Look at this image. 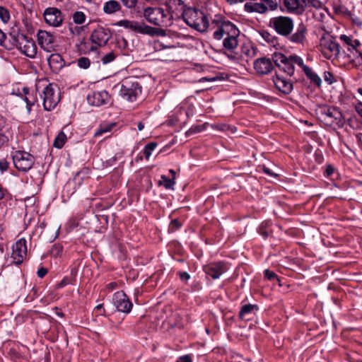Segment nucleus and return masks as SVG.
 <instances>
[{"label":"nucleus","instance_id":"obj_1","mask_svg":"<svg viewBox=\"0 0 362 362\" xmlns=\"http://www.w3.org/2000/svg\"><path fill=\"white\" fill-rule=\"evenodd\" d=\"M269 26L279 35L287 37L292 43L304 45L307 42V27L301 23L293 33L294 22L291 17L284 16L273 17L269 20Z\"/></svg>","mask_w":362,"mask_h":362},{"label":"nucleus","instance_id":"obj_2","mask_svg":"<svg viewBox=\"0 0 362 362\" xmlns=\"http://www.w3.org/2000/svg\"><path fill=\"white\" fill-rule=\"evenodd\" d=\"M165 7V11L171 23L173 24L175 21L182 18L184 21L189 25H196L194 18L199 16V11L191 8H186L187 6L182 0H165L163 3ZM204 29L202 25H197L199 28Z\"/></svg>","mask_w":362,"mask_h":362},{"label":"nucleus","instance_id":"obj_3","mask_svg":"<svg viewBox=\"0 0 362 362\" xmlns=\"http://www.w3.org/2000/svg\"><path fill=\"white\" fill-rule=\"evenodd\" d=\"M141 93V86L138 79L128 77L122 81L119 88L120 96L130 102H134Z\"/></svg>","mask_w":362,"mask_h":362},{"label":"nucleus","instance_id":"obj_4","mask_svg":"<svg viewBox=\"0 0 362 362\" xmlns=\"http://www.w3.org/2000/svg\"><path fill=\"white\" fill-rule=\"evenodd\" d=\"M144 17L149 23L158 27H170L171 23L163 7H147L144 10Z\"/></svg>","mask_w":362,"mask_h":362},{"label":"nucleus","instance_id":"obj_5","mask_svg":"<svg viewBox=\"0 0 362 362\" xmlns=\"http://www.w3.org/2000/svg\"><path fill=\"white\" fill-rule=\"evenodd\" d=\"M199 13H200L199 14V16L194 18L195 24L202 25L204 26V29H199L197 25H191L190 27L201 33L206 32L207 30H214V31L218 30L226 19L225 17L221 15H216L214 18L211 19V21L209 22L207 16L204 15V13L200 11H199Z\"/></svg>","mask_w":362,"mask_h":362},{"label":"nucleus","instance_id":"obj_6","mask_svg":"<svg viewBox=\"0 0 362 362\" xmlns=\"http://www.w3.org/2000/svg\"><path fill=\"white\" fill-rule=\"evenodd\" d=\"M320 114L328 125L336 124L341 127L344 124V117L339 110L336 107L323 106L320 108Z\"/></svg>","mask_w":362,"mask_h":362},{"label":"nucleus","instance_id":"obj_7","mask_svg":"<svg viewBox=\"0 0 362 362\" xmlns=\"http://www.w3.org/2000/svg\"><path fill=\"white\" fill-rule=\"evenodd\" d=\"M13 161L15 167L23 172L29 170L34 164V157L28 152L18 151L13 156Z\"/></svg>","mask_w":362,"mask_h":362},{"label":"nucleus","instance_id":"obj_8","mask_svg":"<svg viewBox=\"0 0 362 362\" xmlns=\"http://www.w3.org/2000/svg\"><path fill=\"white\" fill-rule=\"evenodd\" d=\"M112 35V30L110 28L98 25L92 31L90 40L93 44L99 47H104L107 44Z\"/></svg>","mask_w":362,"mask_h":362},{"label":"nucleus","instance_id":"obj_9","mask_svg":"<svg viewBox=\"0 0 362 362\" xmlns=\"http://www.w3.org/2000/svg\"><path fill=\"white\" fill-rule=\"evenodd\" d=\"M43 17L47 24L53 27H59L64 20V14L56 7H48L43 12Z\"/></svg>","mask_w":362,"mask_h":362},{"label":"nucleus","instance_id":"obj_10","mask_svg":"<svg viewBox=\"0 0 362 362\" xmlns=\"http://www.w3.org/2000/svg\"><path fill=\"white\" fill-rule=\"evenodd\" d=\"M272 60L276 66L280 70L286 73L288 76H292L294 74L295 67L291 60V55L287 57L282 53L274 52L272 54Z\"/></svg>","mask_w":362,"mask_h":362},{"label":"nucleus","instance_id":"obj_11","mask_svg":"<svg viewBox=\"0 0 362 362\" xmlns=\"http://www.w3.org/2000/svg\"><path fill=\"white\" fill-rule=\"evenodd\" d=\"M41 97L43 98V107L47 111L53 110L59 101V96L55 93L52 84L47 85L43 90Z\"/></svg>","mask_w":362,"mask_h":362},{"label":"nucleus","instance_id":"obj_12","mask_svg":"<svg viewBox=\"0 0 362 362\" xmlns=\"http://www.w3.org/2000/svg\"><path fill=\"white\" fill-rule=\"evenodd\" d=\"M16 46L22 53L30 58H33L37 54V46L34 41L25 35H21V39L16 40Z\"/></svg>","mask_w":362,"mask_h":362},{"label":"nucleus","instance_id":"obj_13","mask_svg":"<svg viewBox=\"0 0 362 362\" xmlns=\"http://www.w3.org/2000/svg\"><path fill=\"white\" fill-rule=\"evenodd\" d=\"M112 301L119 312L128 313L132 308V303L124 291L116 292L113 296Z\"/></svg>","mask_w":362,"mask_h":362},{"label":"nucleus","instance_id":"obj_14","mask_svg":"<svg viewBox=\"0 0 362 362\" xmlns=\"http://www.w3.org/2000/svg\"><path fill=\"white\" fill-rule=\"evenodd\" d=\"M27 254V245L25 238H21L12 247L11 257L16 264H21Z\"/></svg>","mask_w":362,"mask_h":362},{"label":"nucleus","instance_id":"obj_15","mask_svg":"<svg viewBox=\"0 0 362 362\" xmlns=\"http://www.w3.org/2000/svg\"><path fill=\"white\" fill-rule=\"evenodd\" d=\"M228 269L227 264L223 262H211L204 267V272L213 279L219 278Z\"/></svg>","mask_w":362,"mask_h":362},{"label":"nucleus","instance_id":"obj_16","mask_svg":"<svg viewBox=\"0 0 362 362\" xmlns=\"http://www.w3.org/2000/svg\"><path fill=\"white\" fill-rule=\"evenodd\" d=\"M37 42L45 51L50 52L54 50V37L46 30H40L37 35Z\"/></svg>","mask_w":362,"mask_h":362},{"label":"nucleus","instance_id":"obj_17","mask_svg":"<svg viewBox=\"0 0 362 362\" xmlns=\"http://www.w3.org/2000/svg\"><path fill=\"white\" fill-rule=\"evenodd\" d=\"M88 103L93 106H101L107 104L110 100V95L106 90L93 91L87 96Z\"/></svg>","mask_w":362,"mask_h":362},{"label":"nucleus","instance_id":"obj_18","mask_svg":"<svg viewBox=\"0 0 362 362\" xmlns=\"http://www.w3.org/2000/svg\"><path fill=\"white\" fill-rule=\"evenodd\" d=\"M238 30V29L233 23L225 19L222 25H220V28L214 32L213 37L217 40H221L225 37H228L231 33H235V31Z\"/></svg>","mask_w":362,"mask_h":362},{"label":"nucleus","instance_id":"obj_19","mask_svg":"<svg viewBox=\"0 0 362 362\" xmlns=\"http://www.w3.org/2000/svg\"><path fill=\"white\" fill-rule=\"evenodd\" d=\"M273 62L272 58L261 57L254 62V68L258 74L266 75L274 69Z\"/></svg>","mask_w":362,"mask_h":362},{"label":"nucleus","instance_id":"obj_20","mask_svg":"<svg viewBox=\"0 0 362 362\" xmlns=\"http://www.w3.org/2000/svg\"><path fill=\"white\" fill-rule=\"evenodd\" d=\"M273 81L275 87L285 95L291 93L293 88V83L290 80L277 74L273 77Z\"/></svg>","mask_w":362,"mask_h":362},{"label":"nucleus","instance_id":"obj_21","mask_svg":"<svg viewBox=\"0 0 362 362\" xmlns=\"http://www.w3.org/2000/svg\"><path fill=\"white\" fill-rule=\"evenodd\" d=\"M320 45L336 57L339 54V45L332 35L322 36L320 39Z\"/></svg>","mask_w":362,"mask_h":362},{"label":"nucleus","instance_id":"obj_22","mask_svg":"<svg viewBox=\"0 0 362 362\" xmlns=\"http://www.w3.org/2000/svg\"><path fill=\"white\" fill-rule=\"evenodd\" d=\"M49 66L54 73L59 72L65 65V62L61 54H52L47 59Z\"/></svg>","mask_w":362,"mask_h":362},{"label":"nucleus","instance_id":"obj_23","mask_svg":"<svg viewBox=\"0 0 362 362\" xmlns=\"http://www.w3.org/2000/svg\"><path fill=\"white\" fill-rule=\"evenodd\" d=\"M239 35L240 31L238 30V31H235V33H231L228 37H225L223 41V47L229 51L235 49L238 45V37Z\"/></svg>","mask_w":362,"mask_h":362},{"label":"nucleus","instance_id":"obj_24","mask_svg":"<svg viewBox=\"0 0 362 362\" xmlns=\"http://www.w3.org/2000/svg\"><path fill=\"white\" fill-rule=\"evenodd\" d=\"M244 8L249 13L257 12L259 13H264L268 10L267 6L263 3L247 2L245 4Z\"/></svg>","mask_w":362,"mask_h":362},{"label":"nucleus","instance_id":"obj_25","mask_svg":"<svg viewBox=\"0 0 362 362\" xmlns=\"http://www.w3.org/2000/svg\"><path fill=\"white\" fill-rule=\"evenodd\" d=\"M122 6L116 0H110L106 1L103 5V12L106 14H113L120 11Z\"/></svg>","mask_w":362,"mask_h":362},{"label":"nucleus","instance_id":"obj_26","mask_svg":"<svg viewBox=\"0 0 362 362\" xmlns=\"http://www.w3.org/2000/svg\"><path fill=\"white\" fill-rule=\"evenodd\" d=\"M258 310L259 308L257 305L245 304L242 306L239 312V317L241 320H249L247 317L252 313H255Z\"/></svg>","mask_w":362,"mask_h":362},{"label":"nucleus","instance_id":"obj_27","mask_svg":"<svg viewBox=\"0 0 362 362\" xmlns=\"http://www.w3.org/2000/svg\"><path fill=\"white\" fill-rule=\"evenodd\" d=\"M140 24V23L134 21L121 20L115 23L114 25L124 27L135 33H139Z\"/></svg>","mask_w":362,"mask_h":362},{"label":"nucleus","instance_id":"obj_28","mask_svg":"<svg viewBox=\"0 0 362 362\" xmlns=\"http://www.w3.org/2000/svg\"><path fill=\"white\" fill-rule=\"evenodd\" d=\"M340 40L349 47L348 49L349 51L356 50L358 52L356 49L361 45L358 40H354L351 37L345 35H341Z\"/></svg>","mask_w":362,"mask_h":362},{"label":"nucleus","instance_id":"obj_29","mask_svg":"<svg viewBox=\"0 0 362 362\" xmlns=\"http://www.w3.org/2000/svg\"><path fill=\"white\" fill-rule=\"evenodd\" d=\"M284 5L289 12H302L300 0H284Z\"/></svg>","mask_w":362,"mask_h":362},{"label":"nucleus","instance_id":"obj_30","mask_svg":"<svg viewBox=\"0 0 362 362\" xmlns=\"http://www.w3.org/2000/svg\"><path fill=\"white\" fill-rule=\"evenodd\" d=\"M304 73L312 83H313L318 87L320 86L322 80L317 74L313 71L311 68H310L309 66H304Z\"/></svg>","mask_w":362,"mask_h":362},{"label":"nucleus","instance_id":"obj_31","mask_svg":"<svg viewBox=\"0 0 362 362\" xmlns=\"http://www.w3.org/2000/svg\"><path fill=\"white\" fill-rule=\"evenodd\" d=\"M67 139L66 135L64 134V131H61L58 135L56 136L53 146L57 148H62L66 143Z\"/></svg>","mask_w":362,"mask_h":362},{"label":"nucleus","instance_id":"obj_32","mask_svg":"<svg viewBox=\"0 0 362 362\" xmlns=\"http://www.w3.org/2000/svg\"><path fill=\"white\" fill-rule=\"evenodd\" d=\"M115 126V123L101 124L95 131L94 136L98 137L102 136L105 133L110 132Z\"/></svg>","mask_w":362,"mask_h":362},{"label":"nucleus","instance_id":"obj_33","mask_svg":"<svg viewBox=\"0 0 362 362\" xmlns=\"http://www.w3.org/2000/svg\"><path fill=\"white\" fill-rule=\"evenodd\" d=\"M139 33L146 34L150 36H156V28H153L151 26L147 25L144 23H141L140 24Z\"/></svg>","mask_w":362,"mask_h":362},{"label":"nucleus","instance_id":"obj_34","mask_svg":"<svg viewBox=\"0 0 362 362\" xmlns=\"http://www.w3.org/2000/svg\"><path fill=\"white\" fill-rule=\"evenodd\" d=\"M300 6H302V12L306 6H312L319 8L322 6V3L319 0H300Z\"/></svg>","mask_w":362,"mask_h":362},{"label":"nucleus","instance_id":"obj_35","mask_svg":"<svg viewBox=\"0 0 362 362\" xmlns=\"http://www.w3.org/2000/svg\"><path fill=\"white\" fill-rule=\"evenodd\" d=\"M5 123L4 117L0 115V148L8 141L7 136L3 132Z\"/></svg>","mask_w":362,"mask_h":362},{"label":"nucleus","instance_id":"obj_36","mask_svg":"<svg viewBox=\"0 0 362 362\" xmlns=\"http://www.w3.org/2000/svg\"><path fill=\"white\" fill-rule=\"evenodd\" d=\"M23 91L25 95H29V90L28 88H23ZM23 100L26 103L28 112L30 113L32 106L35 104V98L30 95H25Z\"/></svg>","mask_w":362,"mask_h":362},{"label":"nucleus","instance_id":"obj_37","mask_svg":"<svg viewBox=\"0 0 362 362\" xmlns=\"http://www.w3.org/2000/svg\"><path fill=\"white\" fill-rule=\"evenodd\" d=\"M164 185L165 187L168 189H173V186L175 184L173 178H168L165 175H161V180L159 182V185Z\"/></svg>","mask_w":362,"mask_h":362},{"label":"nucleus","instance_id":"obj_38","mask_svg":"<svg viewBox=\"0 0 362 362\" xmlns=\"http://www.w3.org/2000/svg\"><path fill=\"white\" fill-rule=\"evenodd\" d=\"M72 18L76 24H82L86 21V16L82 11H76L73 13Z\"/></svg>","mask_w":362,"mask_h":362},{"label":"nucleus","instance_id":"obj_39","mask_svg":"<svg viewBox=\"0 0 362 362\" xmlns=\"http://www.w3.org/2000/svg\"><path fill=\"white\" fill-rule=\"evenodd\" d=\"M156 142H150L147 144L144 149V153L146 160H148L151 156L152 151L156 148Z\"/></svg>","mask_w":362,"mask_h":362},{"label":"nucleus","instance_id":"obj_40","mask_svg":"<svg viewBox=\"0 0 362 362\" xmlns=\"http://www.w3.org/2000/svg\"><path fill=\"white\" fill-rule=\"evenodd\" d=\"M259 233L264 238H268L272 230L268 228V223H262L260 226L259 227Z\"/></svg>","mask_w":362,"mask_h":362},{"label":"nucleus","instance_id":"obj_41","mask_svg":"<svg viewBox=\"0 0 362 362\" xmlns=\"http://www.w3.org/2000/svg\"><path fill=\"white\" fill-rule=\"evenodd\" d=\"M0 19L4 23H6L10 20V12L4 6H0Z\"/></svg>","mask_w":362,"mask_h":362},{"label":"nucleus","instance_id":"obj_42","mask_svg":"<svg viewBox=\"0 0 362 362\" xmlns=\"http://www.w3.org/2000/svg\"><path fill=\"white\" fill-rule=\"evenodd\" d=\"M261 35L265 41L273 45L274 46V43L277 41V37L272 35L271 33H269L267 31H263L261 33Z\"/></svg>","mask_w":362,"mask_h":362},{"label":"nucleus","instance_id":"obj_43","mask_svg":"<svg viewBox=\"0 0 362 362\" xmlns=\"http://www.w3.org/2000/svg\"><path fill=\"white\" fill-rule=\"evenodd\" d=\"M86 28V25L72 26V25H70L69 30L72 35L79 36L84 32Z\"/></svg>","mask_w":362,"mask_h":362},{"label":"nucleus","instance_id":"obj_44","mask_svg":"<svg viewBox=\"0 0 362 362\" xmlns=\"http://www.w3.org/2000/svg\"><path fill=\"white\" fill-rule=\"evenodd\" d=\"M291 60L293 62V64L294 65L298 64L299 66H300L303 69V71H304V66H307L304 64L303 59L296 55V54H292L291 55Z\"/></svg>","mask_w":362,"mask_h":362},{"label":"nucleus","instance_id":"obj_45","mask_svg":"<svg viewBox=\"0 0 362 362\" xmlns=\"http://www.w3.org/2000/svg\"><path fill=\"white\" fill-rule=\"evenodd\" d=\"M78 66L82 69H88L90 66V62L88 57H80L77 60Z\"/></svg>","mask_w":362,"mask_h":362},{"label":"nucleus","instance_id":"obj_46","mask_svg":"<svg viewBox=\"0 0 362 362\" xmlns=\"http://www.w3.org/2000/svg\"><path fill=\"white\" fill-rule=\"evenodd\" d=\"M115 59V54L113 52H110L108 54L103 56L101 59L103 64H107L112 62Z\"/></svg>","mask_w":362,"mask_h":362},{"label":"nucleus","instance_id":"obj_47","mask_svg":"<svg viewBox=\"0 0 362 362\" xmlns=\"http://www.w3.org/2000/svg\"><path fill=\"white\" fill-rule=\"evenodd\" d=\"M181 227V223L177 219H173L171 221L169 226V230L170 232H175Z\"/></svg>","mask_w":362,"mask_h":362},{"label":"nucleus","instance_id":"obj_48","mask_svg":"<svg viewBox=\"0 0 362 362\" xmlns=\"http://www.w3.org/2000/svg\"><path fill=\"white\" fill-rule=\"evenodd\" d=\"M264 276L267 279H268L269 280L278 279L276 274L274 272H272L269 269H266V270H264Z\"/></svg>","mask_w":362,"mask_h":362},{"label":"nucleus","instance_id":"obj_49","mask_svg":"<svg viewBox=\"0 0 362 362\" xmlns=\"http://www.w3.org/2000/svg\"><path fill=\"white\" fill-rule=\"evenodd\" d=\"M324 78H325V80L329 83V84H332L334 80V76L332 73H330L329 71H325L324 73Z\"/></svg>","mask_w":362,"mask_h":362},{"label":"nucleus","instance_id":"obj_50","mask_svg":"<svg viewBox=\"0 0 362 362\" xmlns=\"http://www.w3.org/2000/svg\"><path fill=\"white\" fill-rule=\"evenodd\" d=\"M177 275L183 282H187L190 279V275L187 272H178Z\"/></svg>","mask_w":362,"mask_h":362},{"label":"nucleus","instance_id":"obj_51","mask_svg":"<svg viewBox=\"0 0 362 362\" xmlns=\"http://www.w3.org/2000/svg\"><path fill=\"white\" fill-rule=\"evenodd\" d=\"M8 168V163L5 159H0V170L3 173Z\"/></svg>","mask_w":362,"mask_h":362},{"label":"nucleus","instance_id":"obj_52","mask_svg":"<svg viewBox=\"0 0 362 362\" xmlns=\"http://www.w3.org/2000/svg\"><path fill=\"white\" fill-rule=\"evenodd\" d=\"M48 272V270L45 268V267H40L38 270H37V276L38 277L40 278H43Z\"/></svg>","mask_w":362,"mask_h":362},{"label":"nucleus","instance_id":"obj_53","mask_svg":"<svg viewBox=\"0 0 362 362\" xmlns=\"http://www.w3.org/2000/svg\"><path fill=\"white\" fill-rule=\"evenodd\" d=\"M162 28L163 27L156 28V36H165L167 35V30Z\"/></svg>","mask_w":362,"mask_h":362},{"label":"nucleus","instance_id":"obj_54","mask_svg":"<svg viewBox=\"0 0 362 362\" xmlns=\"http://www.w3.org/2000/svg\"><path fill=\"white\" fill-rule=\"evenodd\" d=\"M177 362H192V358L189 355H185L179 357Z\"/></svg>","mask_w":362,"mask_h":362},{"label":"nucleus","instance_id":"obj_55","mask_svg":"<svg viewBox=\"0 0 362 362\" xmlns=\"http://www.w3.org/2000/svg\"><path fill=\"white\" fill-rule=\"evenodd\" d=\"M70 283L71 282H70L69 279L68 278L65 277L58 284L57 287L62 288Z\"/></svg>","mask_w":362,"mask_h":362},{"label":"nucleus","instance_id":"obj_56","mask_svg":"<svg viewBox=\"0 0 362 362\" xmlns=\"http://www.w3.org/2000/svg\"><path fill=\"white\" fill-rule=\"evenodd\" d=\"M263 171L269 175V176H272V177H277V174L274 173L272 172V170H270L269 168H267L265 166L263 167Z\"/></svg>","mask_w":362,"mask_h":362},{"label":"nucleus","instance_id":"obj_57","mask_svg":"<svg viewBox=\"0 0 362 362\" xmlns=\"http://www.w3.org/2000/svg\"><path fill=\"white\" fill-rule=\"evenodd\" d=\"M7 193V190L4 189L1 185H0V200L4 198Z\"/></svg>","mask_w":362,"mask_h":362},{"label":"nucleus","instance_id":"obj_58","mask_svg":"<svg viewBox=\"0 0 362 362\" xmlns=\"http://www.w3.org/2000/svg\"><path fill=\"white\" fill-rule=\"evenodd\" d=\"M6 38V34L0 29V45H3Z\"/></svg>","mask_w":362,"mask_h":362},{"label":"nucleus","instance_id":"obj_59","mask_svg":"<svg viewBox=\"0 0 362 362\" xmlns=\"http://www.w3.org/2000/svg\"><path fill=\"white\" fill-rule=\"evenodd\" d=\"M263 1L267 2L269 4L272 10H274L276 8L277 5L276 3L274 2V0H263Z\"/></svg>","mask_w":362,"mask_h":362},{"label":"nucleus","instance_id":"obj_60","mask_svg":"<svg viewBox=\"0 0 362 362\" xmlns=\"http://www.w3.org/2000/svg\"><path fill=\"white\" fill-rule=\"evenodd\" d=\"M357 112L362 117V103H358L356 106Z\"/></svg>","mask_w":362,"mask_h":362},{"label":"nucleus","instance_id":"obj_61","mask_svg":"<svg viewBox=\"0 0 362 362\" xmlns=\"http://www.w3.org/2000/svg\"><path fill=\"white\" fill-rule=\"evenodd\" d=\"M334 169L331 166H328L326 169V173L328 175H330L333 173Z\"/></svg>","mask_w":362,"mask_h":362},{"label":"nucleus","instance_id":"obj_62","mask_svg":"<svg viewBox=\"0 0 362 362\" xmlns=\"http://www.w3.org/2000/svg\"><path fill=\"white\" fill-rule=\"evenodd\" d=\"M81 172L77 173L76 174L75 177H74V180H75L76 182H77V181L78 180V183H79V184L81 183L80 180H79L81 179V178H80V175H81Z\"/></svg>","mask_w":362,"mask_h":362},{"label":"nucleus","instance_id":"obj_63","mask_svg":"<svg viewBox=\"0 0 362 362\" xmlns=\"http://www.w3.org/2000/svg\"><path fill=\"white\" fill-rule=\"evenodd\" d=\"M229 4H233L238 2H243L244 0H226Z\"/></svg>","mask_w":362,"mask_h":362},{"label":"nucleus","instance_id":"obj_64","mask_svg":"<svg viewBox=\"0 0 362 362\" xmlns=\"http://www.w3.org/2000/svg\"><path fill=\"white\" fill-rule=\"evenodd\" d=\"M137 127H138V129H139V131H141V130H143V129H144V124H143L142 122H139V124H138V125H137Z\"/></svg>","mask_w":362,"mask_h":362}]
</instances>
